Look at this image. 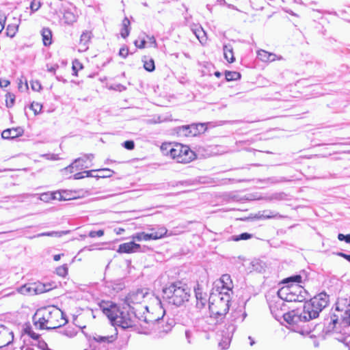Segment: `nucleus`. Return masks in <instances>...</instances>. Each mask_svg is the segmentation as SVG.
Here are the masks:
<instances>
[{
    "label": "nucleus",
    "instance_id": "nucleus-57",
    "mask_svg": "<svg viewBox=\"0 0 350 350\" xmlns=\"http://www.w3.org/2000/svg\"><path fill=\"white\" fill-rule=\"evenodd\" d=\"M338 255L339 256H341V257L344 258L345 259L347 260L349 262H350V254H345L342 252H338Z\"/></svg>",
    "mask_w": 350,
    "mask_h": 350
},
{
    "label": "nucleus",
    "instance_id": "nucleus-5",
    "mask_svg": "<svg viewBox=\"0 0 350 350\" xmlns=\"http://www.w3.org/2000/svg\"><path fill=\"white\" fill-rule=\"evenodd\" d=\"M157 302L156 310L157 314L150 312L147 306H141L142 311L139 312V325L145 330L150 331L156 329L157 325L163 323V317L165 314V310L161 306V301L157 297H154Z\"/></svg>",
    "mask_w": 350,
    "mask_h": 350
},
{
    "label": "nucleus",
    "instance_id": "nucleus-8",
    "mask_svg": "<svg viewBox=\"0 0 350 350\" xmlns=\"http://www.w3.org/2000/svg\"><path fill=\"white\" fill-rule=\"evenodd\" d=\"M278 295L281 299L288 302H302L308 297L306 290L297 284L282 288Z\"/></svg>",
    "mask_w": 350,
    "mask_h": 350
},
{
    "label": "nucleus",
    "instance_id": "nucleus-59",
    "mask_svg": "<svg viewBox=\"0 0 350 350\" xmlns=\"http://www.w3.org/2000/svg\"><path fill=\"white\" fill-rule=\"evenodd\" d=\"M77 67H79V68H83L81 64L79 62H78L77 60H76L75 62H73V66H72L73 70H75L77 69Z\"/></svg>",
    "mask_w": 350,
    "mask_h": 350
},
{
    "label": "nucleus",
    "instance_id": "nucleus-29",
    "mask_svg": "<svg viewBox=\"0 0 350 350\" xmlns=\"http://www.w3.org/2000/svg\"><path fill=\"white\" fill-rule=\"evenodd\" d=\"M132 239L137 241L151 240V235L144 232H137L132 236Z\"/></svg>",
    "mask_w": 350,
    "mask_h": 350
},
{
    "label": "nucleus",
    "instance_id": "nucleus-34",
    "mask_svg": "<svg viewBox=\"0 0 350 350\" xmlns=\"http://www.w3.org/2000/svg\"><path fill=\"white\" fill-rule=\"evenodd\" d=\"M226 79L227 81H234L241 78V74L236 71H226Z\"/></svg>",
    "mask_w": 350,
    "mask_h": 350
},
{
    "label": "nucleus",
    "instance_id": "nucleus-15",
    "mask_svg": "<svg viewBox=\"0 0 350 350\" xmlns=\"http://www.w3.org/2000/svg\"><path fill=\"white\" fill-rule=\"evenodd\" d=\"M140 247V245L135 243L133 241H131L120 244L117 252L118 253H133L138 252Z\"/></svg>",
    "mask_w": 350,
    "mask_h": 350
},
{
    "label": "nucleus",
    "instance_id": "nucleus-2",
    "mask_svg": "<svg viewBox=\"0 0 350 350\" xmlns=\"http://www.w3.org/2000/svg\"><path fill=\"white\" fill-rule=\"evenodd\" d=\"M103 312L107 317L113 325L119 326L123 329H127L139 324V313L129 308L120 310L116 305L109 303L100 304Z\"/></svg>",
    "mask_w": 350,
    "mask_h": 350
},
{
    "label": "nucleus",
    "instance_id": "nucleus-64",
    "mask_svg": "<svg viewBox=\"0 0 350 350\" xmlns=\"http://www.w3.org/2000/svg\"><path fill=\"white\" fill-rule=\"evenodd\" d=\"M94 250V247L92 245L85 247L83 248V250H88V251H92Z\"/></svg>",
    "mask_w": 350,
    "mask_h": 350
},
{
    "label": "nucleus",
    "instance_id": "nucleus-58",
    "mask_svg": "<svg viewBox=\"0 0 350 350\" xmlns=\"http://www.w3.org/2000/svg\"><path fill=\"white\" fill-rule=\"evenodd\" d=\"M44 157H45L49 160H57L58 159L57 155H55V154H51V155L46 154V155H44Z\"/></svg>",
    "mask_w": 350,
    "mask_h": 350
},
{
    "label": "nucleus",
    "instance_id": "nucleus-56",
    "mask_svg": "<svg viewBox=\"0 0 350 350\" xmlns=\"http://www.w3.org/2000/svg\"><path fill=\"white\" fill-rule=\"evenodd\" d=\"M85 177V175L83 174V172H77L74 176L73 178L75 180L81 179Z\"/></svg>",
    "mask_w": 350,
    "mask_h": 350
},
{
    "label": "nucleus",
    "instance_id": "nucleus-48",
    "mask_svg": "<svg viewBox=\"0 0 350 350\" xmlns=\"http://www.w3.org/2000/svg\"><path fill=\"white\" fill-rule=\"evenodd\" d=\"M206 301H207V299L196 300V307L200 310L204 308L206 304Z\"/></svg>",
    "mask_w": 350,
    "mask_h": 350
},
{
    "label": "nucleus",
    "instance_id": "nucleus-10",
    "mask_svg": "<svg viewBox=\"0 0 350 350\" xmlns=\"http://www.w3.org/2000/svg\"><path fill=\"white\" fill-rule=\"evenodd\" d=\"M94 158V156L92 154H84L82 157L75 159V161L70 165L64 168L62 172H69V173L71 174L73 172L72 170L74 168H75L76 170H79L84 168L90 167L92 166L90 163H92Z\"/></svg>",
    "mask_w": 350,
    "mask_h": 350
},
{
    "label": "nucleus",
    "instance_id": "nucleus-30",
    "mask_svg": "<svg viewBox=\"0 0 350 350\" xmlns=\"http://www.w3.org/2000/svg\"><path fill=\"white\" fill-rule=\"evenodd\" d=\"M278 306H280L281 310H282V306H284V304L282 299L279 300V301L276 302L275 304H271L269 306L271 313L275 316L282 315V313L278 312Z\"/></svg>",
    "mask_w": 350,
    "mask_h": 350
},
{
    "label": "nucleus",
    "instance_id": "nucleus-21",
    "mask_svg": "<svg viewBox=\"0 0 350 350\" xmlns=\"http://www.w3.org/2000/svg\"><path fill=\"white\" fill-rule=\"evenodd\" d=\"M162 323L157 325L156 329H154L155 332H158L160 336H162V334H167L170 332L174 326V321L172 320L170 322H167L165 325H161Z\"/></svg>",
    "mask_w": 350,
    "mask_h": 350
},
{
    "label": "nucleus",
    "instance_id": "nucleus-24",
    "mask_svg": "<svg viewBox=\"0 0 350 350\" xmlns=\"http://www.w3.org/2000/svg\"><path fill=\"white\" fill-rule=\"evenodd\" d=\"M43 44L44 46H49L52 42V32L48 27H44L41 31Z\"/></svg>",
    "mask_w": 350,
    "mask_h": 350
},
{
    "label": "nucleus",
    "instance_id": "nucleus-40",
    "mask_svg": "<svg viewBox=\"0 0 350 350\" xmlns=\"http://www.w3.org/2000/svg\"><path fill=\"white\" fill-rule=\"evenodd\" d=\"M15 96L14 94L8 93L6 95V106L8 107H12L14 105Z\"/></svg>",
    "mask_w": 350,
    "mask_h": 350
},
{
    "label": "nucleus",
    "instance_id": "nucleus-63",
    "mask_svg": "<svg viewBox=\"0 0 350 350\" xmlns=\"http://www.w3.org/2000/svg\"><path fill=\"white\" fill-rule=\"evenodd\" d=\"M35 196H36V194H24L22 196V198H28Z\"/></svg>",
    "mask_w": 350,
    "mask_h": 350
},
{
    "label": "nucleus",
    "instance_id": "nucleus-31",
    "mask_svg": "<svg viewBox=\"0 0 350 350\" xmlns=\"http://www.w3.org/2000/svg\"><path fill=\"white\" fill-rule=\"evenodd\" d=\"M18 29V25L10 24L6 28V35L10 38H13Z\"/></svg>",
    "mask_w": 350,
    "mask_h": 350
},
{
    "label": "nucleus",
    "instance_id": "nucleus-38",
    "mask_svg": "<svg viewBox=\"0 0 350 350\" xmlns=\"http://www.w3.org/2000/svg\"><path fill=\"white\" fill-rule=\"evenodd\" d=\"M189 126H183L178 129V134L183 136H189L191 134Z\"/></svg>",
    "mask_w": 350,
    "mask_h": 350
},
{
    "label": "nucleus",
    "instance_id": "nucleus-55",
    "mask_svg": "<svg viewBox=\"0 0 350 350\" xmlns=\"http://www.w3.org/2000/svg\"><path fill=\"white\" fill-rule=\"evenodd\" d=\"M10 84L9 80L5 79H0V87L1 88H6Z\"/></svg>",
    "mask_w": 350,
    "mask_h": 350
},
{
    "label": "nucleus",
    "instance_id": "nucleus-16",
    "mask_svg": "<svg viewBox=\"0 0 350 350\" xmlns=\"http://www.w3.org/2000/svg\"><path fill=\"white\" fill-rule=\"evenodd\" d=\"M23 130L21 127L11 128L4 130L1 133V137L5 139H11L21 136Z\"/></svg>",
    "mask_w": 350,
    "mask_h": 350
},
{
    "label": "nucleus",
    "instance_id": "nucleus-28",
    "mask_svg": "<svg viewBox=\"0 0 350 350\" xmlns=\"http://www.w3.org/2000/svg\"><path fill=\"white\" fill-rule=\"evenodd\" d=\"M130 21L127 18H124L122 21V28L121 29V36L122 38H126L130 33Z\"/></svg>",
    "mask_w": 350,
    "mask_h": 350
},
{
    "label": "nucleus",
    "instance_id": "nucleus-13",
    "mask_svg": "<svg viewBox=\"0 0 350 350\" xmlns=\"http://www.w3.org/2000/svg\"><path fill=\"white\" fill-rule=\"evenodd\" d=\"M55 286V285L53 286L51 284H43L41 282H36L31 284L29 285L23 286L20 288V292L23 294L32 293H33L34 294H40L51 290Z\"/></svg>",
    "mask_w": 350,
    "mask_h": 350
},
{
    "label": "nucleus",
    "instance_id": "nucleus-60",
    "mask_svg": "<svg viewBox=\"0 0 350 350\" xmlns=\"http://www.w3.org/2000/svg\"><path fill=\"white\" fill-rule=\"evenodd\" d=\"M96 170H89V171H83V174L85 175V177H89L92 176L94 177V174H92L93 172H95Z\"/></svg>",
    "mask_w": 350,
    "mask_h": 350
},
{
    "label": "nucleus",
    "instance_id": "nucleus-14",
    "mask_svg": "<svg viewBox=\"0 0 350 350\" xmlns=\"http://www.w3.org/2000/svg\"><path fill=\"white\" fill-rule=\"evenodd\" d=\"M13 339V332L4 325H0V349L10 344Z\"/></svg>",
    "mask_w": 350,
    "mask_h": 350
},
{
    "label": "nucleus",
    "instance_id": "nucleus-33",
    "mask_svg": "<svg viewBox=\"0 0 350 350\" xmlns=\"http://www.w3.org/2000/svg\"><path fill=\"white\" fill-rule=\"evenodd\" d=\"M61 333L68 338H73L76 336L77 332L74 327L68 326L64 329Z\"/></svg>",
    "mask_w": 350,
    "mask_h": 350
},
{
    "label": "nucleus",
    "instance_id": "nucleus-39",
    "mask_svg": "<svg viewBox=\"0 0 350 350\" xmlns=\"http://www.w3.org/2000/svg\"><path fill=\"white\" fill-rule=\"evenodd\" d=\"M25 332L35 340V343L40 339V336L38 334L34 332L31 328L26 329Z\"/></svg>",
    "mask_w": 350,
    "mask_h": 350
},
{
    "label": "nucleus",
    "instance_id": "nucleus-11",
    "mask_svg": "<svg viewBox=\"0 0 350 350\" xmlns=\"http://www.w3.org/2000/svg\"><path fill=\"white\" fill-rule=\"evenodd\" d=\"M114 340V336H102L95 334L90 339L92 350H109L108 346Z\"/></svg>",
    "mask_w": 350,
    "mask_h": 350
},
{
    "label": "nucleus",
    "instance_id": "nucleus-45",
    "mask_svg": "<svg viewBox=\"0 0 350 350\" xmlns=\"http://www.w3.org/2000/svg\"><path fill=\"white\" fill-rule=\"evenodd\" d=\"M251 237H252V234H249V233H247V232H244V233L241 234L239 236H237L234 239V241L247 240V239H250Z\"/></svg>",
    "mask_w": 350,
    "mask_h": 350
},
{
    "label": "nucleus",
    "instance_id": "nucleus-52",
    "mask_svg": "<svg viewBox=\"0 0 350 350\" xmlns=\"http://www.w3.org/2000/svg\"><path fill=\"white\" fill-rule=\"evenodd\" d=\"M146 38L148 39V42L152 44L154 48L157 47V43L155 38L153 36H146Z\"/></svg>",
    "mask_w": 350,
    "mask_h": 350
},
{
    "label": "nucleus",
    "instance_id": "nucleus-7",
    "mask_svg": "<svg viewBox=\"0 0 350 350\" xmlns=\"http://www.w3.org/2000/svg\"><path fill=\"white\" fill-rule=\"evenodd\" d=\"M208 308L210 317L216 319L217 322L221 320L229 310L230 294H223V292L211 293Z\"/></svg>",
    "mask_w": 350,
    "mask_h": 350
},
{
    "label": "nucleus",
    "instance_id": "nucleus-3",
    "mask_svg": "<svg viewBox=\"0 0 350 350\" xmlns=\"http://www.w3.org/2000/svg\"><path fill=\"white\" fill-rule=\"evenodd\" d=\"M33 319L34 323L39 325L40 329H53L67 323L63 312L51 306L37 310Z\"/></svg>",
    "mask_w": 350,
    "mask_h": 350
},
{
    "label": "nucleus",
    "instance_id": "nucleus-12",
    "mask_svg": "<svg viewBox=\"0 0 350 350\" xmlns=\"http://www.w3.org/2000/svg\"><path fill=\"white\" fill-rule=\"evenodd\" d=\"M213 291L217 293L223 292V294H230L232 291L233 283L229 274H223L220 279L214 282Z\"/></svg>",
    "mask_w": 350,
    "mask_h": 350
},
{
    "label": "nucleus",
    "instance_id": "nucleus-17",
    "mask_svg": "<svg viewBox=\"0 0 350 350\" xmlns=\"http://www.w3.org/2000/svg\"><path fill=\"white\" fill-rule=\"evenodd\" d=\"M258 58L264 62H271L275 59H282L281 56L278 57L275 54L269 53L265 50H259L257 52Z\"/></svg>",
    "mask_w": 350,
    "mask_h": 350
},
{
    "label": "nucleus",
    "instance_id": "nucleus-35",
    "mask_svg": "<svg viewBox=\"0 0 350 350\" xmlns=\"http://www.w3.org/2000/svg\"><path fill=\"white\" fill-rule=\"evenodd\" d=\"M96 171H98L100 174H97L96 176H94V177H97V178L110 177L112 175V172H113V171H111V170H109L108 168L100 169V170H97Z\"/></svg>",
    "mask_w": 350,
    "mask_h": 350
},
{
    "label": "nucleus",
    "instance_id": "nucleus-20",
    "mask_svg": "<svg viewBox=\"0 0 350 350\" xmlns=\"http://www.w3.org/2000/svg\"><path fill=\"white\" fill-rule=\"evenodd\" d=\"M152 232L149 233L151 235V240H157L164 237L165 236H171L172 233L167 234L168 230L165 227H159L156 231L151 229Z\"/></svg>",
    "mask_w": 350,
    "mask_h": 350
},
{
    "label": "nucleus",
    "instance_id": "nucleus-37",
    "mask_svg": "<svg viewBox=\"0 0 350 350\" xmlns=\"http://www.w3.org/2000/svg\"><path fill=\"white\" fill-rule=\"evenodd\" d=\"M56 273L61 277H65L68 274L67 265H63L62 266L58 267L56 269Z\"/></svg>",
    "mask_w": 350,
    "mask_h": 350
},
{
    "label": "nucleus",
    "instance_id": "nucleus-51",
    "mask_svg": "<svg viewBox=\"0 0 350 350\" xmlns=\"http://www.w3.org/2000/svg\"><path fill=\"white\" fill-rule=\"evenodd\" d=\"M195 293H196V300H200V299H206V295H204L200 288L196 289L195 290Z\"/></svg>",
    "mask_w": 350,
    "mask_h": 350
},
{
    "label": "nucleus",
    "instance_id": "nucleus-54",
    "mask_svg": "<svg viewBox=\"0 0 350 350\" xmlns=\"http://www.w3.org/2000/svg\"><path fill=\"white\" fill-rule=\"evenodd\" d=\"M288 280L296 283H300L301 282V276L299 275H293L289 278Z\"/></svg>",
    "mask_w": 350,
    "mask_h": 350
},
{
    "label": "nucleus",
    "instance_id": "nucleus-36",
    "mask_svg": "<svg viewBox=\"0 0 350 350\" xmlns=\"http://www.w3.org/2000/svg\"><path fill=\"white\" fill-rule=\"evenodd\" d=\"M144 68L148 72H152L155 69L154 62L152 59L144 60Z\"/></svg>",
    "mask_w": 350,
    "mask_h": 350
},
{
    "label": "nucleus",
    "instance_id": "nucleus-62",
    "mask_svg": "<svg viewBox=\"0 0 350 350\" xmlns=\"http://www.w3.org/2000/svg\"><path fill=\"white\" fill-rule=\"evenodd\" d=\"M62 256H64V254H55V255L53 256V260L55 261H58V260H60Z\"/></svg>",
    "mask_w": 350,
    "mask_h": 350
},
{
    "label": "nucleus",
    "instance_id": "nucleus-6",
    "mask_svg": "<svg viewBox=\"0 0 350 350\" xmlns=\"http://www.w3.org/2000/svg\"><path fill=\"white\" fill-rule=\"evenodd\" d=\"M161 150L164 155H170L178 163H188L196 157L195 152L189 146L181 144H163Z\"/></svg>",
    "mask_w": 350,
    "mask_h": 350
},
{
    "label": "nucleus",
    "instance_id": "nucleus-32",
    "mask_svg": "<svg viewBox=\"0 0 350 350\" xmlns=\"http://www.w3.org/2000/svg\"><path fill=\"white\" fill-rule=\"evenodd\" d=\"M194 34L196 35V38L198 39V40L203 43L206 42V33L203 30L202 27H199L194 30Z\"/></svg>",
    "mask_w": 350,
    "mask_h": 350
},
{
    "label": "nucleus",
    "instance_id": "nucleus-44",
    "mask_svg": "<svg viewBox=\"0 0 350 350\" xmlns=\"http://www.w3.org/2000/svg\"><path fill=\"white\" fill-rule=\"evenodd\" d=\"M146 43V41L144 37L142 38V39L140 40H136L134 42L135 46L139 49H144L145 47Z\"/></svg>",
    "mask_w": 350,
    "mask_h": 350
},
{
    "label": "nucleus",
    "instance_id": "nucleus-61",
    "mask_svg": "<svg viewBox=\"0 0 350 350\" xmlns=\"http://www.w3.org/2000/svg\"><path fill=\"white\" fill-rule=\"evenodd\" d=\"M51 237L50 232H42L35 235L33 237Z\"/></svg>",
    "mask_w": 350,
    "mask_h": 350
},
{
    "label": "nucleus",
    "instance_id": "nucleus-43",
    "mask_svg": "<svg viewBox=\"0 0 350 350\" xmlns=\"http://www.w3.org/2000/svg\"><path fill=\"white\" fill-rule=\"evenodd\" d=\"M40 6H41V3L40 1H33L31 2L30 9L32 12H34L38 10L39 8H40Z\"/></svg>",
    "mask_w": 350,
    "mask_h": 350
},
{
    "label": "nucleus",
    "instance_id": "nucleus-50",
    "mask_svg": "<svg viewBox=\"0 0 350 350\" xmlns=\"http://www.w3.org/2000/svg\"><path fill=\"white\" fill-rule=\"evenodd\" d=\"M338 239L340 241H345L347 243H350V234L345 235L343 234H338Z\"/></svg>",
    "mask_w": 350,
    "mask_h": 350
},
{
    "label": "nucleus",
    "instance_id": "nucleus-23",
    "mask_svg": "<svg viewBox=\"0 0 350 350\" xmlns=\"http://www.w3.org/2000/svg\"><path fill=\"white\" fill-rule=\"evenodd\" d=\"M256 217L260 219L280 218L281 215L271 211H263L256 214Z\"/></svg>",
    "mask_w": 350,
    "mask_h": 350
},
{
    "label": "nucleus",
    "instance_id": "nucleus-46",
    "mask_svg": "<svg viewBox=\"0 0 350 350\" xmlns=\"http://www.w3.org/2000/svg\"><path fill=\"white\" fill-rule=\"evenodd\" d=\"M104 231L103 230H99L97 231H90L88 234V236L91 238H94L96 237H100L103 236Z\"/></svg>",
    "mask_w": 350,
    "mask_h": 350
},
{
    "label": "nucleus",
    "instance_id": "nucleus-53",
    "mask_svg": "<svg viewBox=\"0 0 350 350\" xmlns=\"http://www.w3.org/2000/svg\"><path fill=\"white\" fill-rule=\"evenodd\" d=\"M129 54V49L127 47H122L120 49L119 55L123 58H126Z\"/></svg>",
    "mask_w": 350,
    "mask_h": 350
},
{
    "label": "nucleus",
    "instance_id": "nucleus-42",
    "mask_svg": "<svg viewBox=\"0 0 350 350\" xmlns=\"http://www.w3.org/2000/svg\"><path fill=\"white\" fill-rule=\"evenodd\" d=\"M31 89L33 91L39 92L42 89V85L38 81H31Z\"/></svg>",
    "mask_w": 350,
    "mask_h": 350
},
{
    "label": "nucleus",
    "instance_id": "nucleus-18",
    "mask_svg": "<svg viewBox=\"0 0 350 350\" xmlns=\"http://www.w3.org/2000/svg\"><path fill=\"white\" fill-rule=\"evenodd\" d=\"M92 38V32L90 31H85L82 33L80 37L79 49V51L84 52L88 49V44Z\"/></svg>",
    "mask_w": 350,
    "mask_h": 350
},
{
    "label": "nucleus",
    "instance_id": "nucleus-22",
    "mask_svg": "<svg viewBox=\"0 0 350 350\" xmlns=\"http://www.w3.org/2000/svg\"><path fill=\"white\" fill-rule=\"evenodd\" d=\"M63 20L65 24L70 25L77 21V15L70 10H66L64 13Z\"/></svg>",
    "mask_w": 350,
    "mask_h": 350
},
{
    "label": "nucleus",
    "instance_id": "nucleus-27",
    "mask_svg": "<svg viewBox=\"0 0 350 350\" xmlns=\"http://www.w3.org/2000/svg\"><path fill=\"white\" fill-rule=\"evenodd\" d=\"M60 197L59 193H43L40 195L39 199L41 201L49 202L52 200L60 199Z\"/></svg>",
    "mask_w": 350,
    "mask_h": 350
},
{
    "label": "nucleus",
    "instance_id": "nucleus-4",
    "mask_svg": "<svg viewBox=\"0 0 350 350\" xmlns=\"http://www.w3.org/2000/svg\"><path fill=\"white\" fill-rule=\"evenodd\" d=\"M163 293L168 303L176 306H183L187 302L191 295L190 288L181 281L168 283L163 288Z\"/></svg>",
    "mask_w": 350,
    "mask_h": 350
},
{
    "label": "nucleus",
    "instance_id": "nucleus-9",
    "mask_svg": "<svg viewBox=\"0 0 350 350\" xmlns=\"http://www.w3.org/2000/svg\"><path fill=\"white\" fill-rule=\"evenodd\" d=\"M150 296L153 295L149 293L146 290L138 289L129 293L126 297L125 303L129 308L137 310V312L139 313L142 311V304L146 298Z\"/></svg>",
    "mask_w": 350,
    "mask_h": 350
},
{
    "label": "nucleus",
    "instance_id": "nucleus-19",
    "mask_svg": "<svg viewBox=\"0 0 350 350\" xmlns=\"http://www.w3.org/2000/svg\"><path fill=\"white\" fill-rule=\"evenodd\" d=\"M185 338L189 345L194 344L196 341L197 330L194 327H187L185 329Z\"/></svg>",
    "mask_w": 350,
    "mask_h": 350
},
{
    "label": "nucleus",
    "instance_id": "nucleus-26",
    "mask_svg": "<svg viewBox=\"0 0 350 350\" xmlns=\"http://www.w3.org/2000/svg\"><path fill=\"white\" fill-rule=\"evenodd\" d=\"M223 50H224V58L228 62H230V63L233 62L235 60V58L234 57L232 46L231 45H224Z\"/></svg>",
    "mask_w": 350,
    "mask_h": 350
},
{
    "label": "nucleus",
    "instance_id": "nucleus-25",
    "mask_svg": "<svg viewBox=\"0 0 350 350\" xmlns=\"http://www.w3.org/2000/svg\"><path fill=\"white\" fill-rule=\"evenodd\" d=\"M247 314L243 308L241 307L233 311L232 313V317L233 318V321L243 322L245 318L246 317Z\"/></svg>",
    "mask_w": 350,
    "mask_h": 350
},
{
    "label": "nucleus",
    "instance_id": "nucleus-47",
    "mask_svg": "<svg viewBox=\"0 0 350 350\" xmlns=\"http://www.w3.org/2000/svg\"><path fill=\"white\" fill-rule=\"evenodd\" d=\"M123 146L127 150H133L135 147V144L133 141L128 140L124 142Z\"/></svg>",
    "mask_w": 350,
    "mask_h": 350
},
{
    "label": "nucleus",
    "instance_id": "nucleus-1",
    "mask_svg": "<svg viewBox=\"0 0 350 350\" xmlns=\"http://www.w3.org/2000/svg\"><path fill=\"white\" fill-rule=\"evenodd\" d=\"M328 303L329 295L325 293H321L306 301L301 312L292 310L282 313V315L288 324H297L299 321H308L317 318L319 313L328 305Z\"/></svg>",
    "mask_w": 350,
    "mask_h": 350
},
{
    "label": "nucleus",
    "instance_id": "nucleus-49",
    "mask_svg": "<svg viewBox=\"0 0 350 350\" xmlns=\"http://www.w3.org/2000/svg\"><path fill=\"white\" fill-rule=\"evenodd\" d=\"M68 233V231H51L50 232L51 237H60L64 234Z\"/></svg>",
    "mask_w": 350,
    "mask_h": 350
},
{
    "label": "nucleus",
    "instance_id": "nucleus-41",
    "mask_svg": "<svg viewBox=\"0 0 350 350\" xmlns=\"http://www.w3.org/2000/svg\"><path fill=\"white\" fill-rule=\"evenodd\" d=\"M42 106L39 103L33 102L31 105V109L36 115L38 114L42 110Z\"/></svg>",
    "mask_w": 350,
    "mask_h": 350
}]
</instances>
